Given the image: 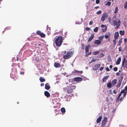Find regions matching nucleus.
Masks as SVG:
<instances>
[{"label": "nucleus", "mask_w": 127, "mask_h": 127, "mask_svg": "<svg viewBox=\"0 0 127 127\" xmlns=\"http://www.w3.org/2000/svg\"><path fill=\"white\" fill-rule=\"evenodd\" d=\"M73 52L71 51H69L64 52L63 56L64 58L65 59H67L70 58L73 54Z\"/></svg>", "instance_id": "f257e3e1"}, {"label": "nucleus", "mask_w": 127, "mask_h": 127, "mask_svg": "<svg viewBox=\"0 0 127 127\" xmlns=\"http://www.w3.org/2000/svg\"><path fill=\"white\" fill-rule=\"evenodd\" d=\"M63 41V38L61 36H59L55 40V43L56 45L60 47Z\"/></svg>", "instance_id": "f03ea898"}, {"label": "nucleus", "mask_w": 127, "mask_h": 127, "mask_svg": "<svg viewBox=\"0 0 127 127\" xmlns=\"http://www.w3.org/2000/svg\"><path fill=\"white\" fill-rule=\"evenodd\" d=\"M75 88L76 86H72L70 87L67 86L64 90L68 94H70L73 92V90L75 89Z\"/></svg>", "instance_id": "7ed1b4c3"}, {"label": "nucleus", "mask_w": 127, "mask_h": 127, "mask_svg": "<svg viewBox=\"0 0 127 127\" xmlns=\"http://www.w3.org/2000/svg\"><path fill=\"white\" fill-rule=\"evenodd\" d=\"M117 20H114L113 22V25L114 26H116L115 27V29H118L120 26L121 22L118 19Z\"/></svg>", "instance_id": "20e7f679"}, {"label": "nucleus", "mask_w": 127, "mask_h": 127, "mask_svg": "<svg viewBox=\"0 0 127 127\" xmlns=\"http://www.w3.org/2000/svg\"><path fill=\"white\" fill-rule=\"evenodd\" d=\"M108 16L107 14L106 13H104L101 16V21L102 22L104 21Z\"/></svg>", "instance_id": "39448f33"}, {"label": "nucleus", "mask_w": 127, "mask_h": 127, "mask_svg": "<svg viewBox=\"0 0 127 127\" xmlns=\"http://www.w3.org/2000/svg\"><path fill=\"white\" fill-rule=\"evenodd\" d=\"M107 118L106 117L104 118L103 120H102L101 126V127H104L105 126L106 123L107 122Z\"/></svg>", "instance_id": "423d86ee"}, {"label": "nucleus", "mask_w": 127, "mask_h": 127, "mask_svg": "<svg viewBox=\"0 0 127 127\" xmlns=\"http://www.w3.org/2000/svg\"><path fill=\"white\" fill-rule=\"evenodd\" d=\"M82 78L80 77H77L74 78L73 79V80L75 82H78L81 81L82 80Z\"/></svg>", "instance_id": "0eeeda50"}, {"label": "nucleus", "mask_w": 127, "mask_h": 127, "mask_svg": "<svg viewBox=\"0 0 127 127\" xmlns=\"http://www.w3.org/2000/svg\"><path fill=\"white\" fill-rule=\"evenodd\" d=\"M100 64H95L93 68V69L94 70H97L98 69V68L100 67Z\"/></svg>", "instance_id": "6e6552de"}, {"label": "nucleus", "mask_w": 127, "mask_h": 127, "mask_svg": "<svg viewBox=\"0 0 127 127\" xmlns=\"http://www.w3.org/2000/svg\"><path fill=\"white\" fill-rule=\"evenodd\" d=\"M101 27L103 28L102 29V32H105L106 30L107 27L106 26L103 25H102L101 26Z\"/></svg>", "instance_id": "1a4fd4ad"}, {"label": "nucleus", "mask_w": 127, "mask_h": 127, "mask_svg": "<svg viewBox=\"0 0 127 127\" xmlns=\"http://www.w3.org/2000/svg\"><path fill=\"white\" fill-rule=\"evenodd\" d=\"M101 43V41L99 40H95L94 41V44L97 45L100 44Z\"/></svg>", "instance_id": "9d476101"}, {"label": "nucleus", "mask_w": 127, "mask_h": 127, "mask_svg": "<svg viewBox=\"0 0 127 127\" xmlns=\"http://www.w3.org/2000/svg\"><path fill=\"white\" fill-rule=\"evenodd\" d=\"M74 73L78 74H80L83 73L82 71H79L77 70H75L73 72Z\"/></svg>", "instance_id": "9b49d317"}, {"label": "nucleus", "mask_w": 127, "mask_h": 127, "mask_svg": "<svg viewBox=\"0 0 127 127\" xmlns=\"http://www.w3.org/2000/svg\"><path fill=\"white\" fill-rule=\"evenodd\" d=\"M119 36V33L118 32H116L114 34V38L115 39H117L118 38Z\"/></svg>", "instance_id": "f8f14e48"}, {"label": "nucleus", "mask_w": 127, "mask_h": 127, "mask_svg": "<svg viewBox=\"0 0 127 127\" xmlns=\"http://www.w3.org/2000/svg\"><path fill=\"white\" fill-rule=\"evenodd\" d=\"M50 87L49 85V84L48 83H47L45 84V88L47 90H49L50 89Z\"/></svg>", "instance_id": "ddd939ff"}, {"label": "nucleus", "mask_w": 127, "mask_h": 127, "mask_svg": "<svg viewBox=\"0 0 127 127\" xmlns=\"http://www.w3.org/2000/svg\"><path fill=\"white\" fill-rule=\"evenodd\" d=\"M102 118V116L101 115L96 120V123H97L100 122Z\"/></svg>", "instance_id": "4468645a"}, {"label": "nucleus", "mask_w": 127, "mask_h": 127, "mask_svg": "<svg viewBox=\"0 0 127 127\" xmlns=\"http://www.w3.org/2000/svg\"><path fill=\"white\" fill-rule=\"evenodd\" d=\"M44 94L47 97L50 96V94L47 91H45L44 92Z\"/></svg>", "instance_id": "2eb2a0df"}, {"label": "nucleus", "mask_w": 127, "mask_h": 127, "mask_svg": "<svg viewBox=\"0 0 127 127\" xmlns=\"http://www.w3.org/2000/svg\"><path fill=\"white\" fill-rule=\"evenodd\" d=\"M109 77V75H107L104 77L102 79V81L104 82H106V80Z\"/></svg>", "instance_id": "dca6fc26"}, {"label": "nucleus", "mask_w": 127, "mask_h": 127, "mask_svg": "<svg viewBox=\"0 0 127 127\" xmlns=\"http://www.w3.org/2000/svg\"><path fill=\"white\" fill-rule=\"evenodd\" d=\"M54 66L56 68H59L60 67V65L58 63L55 62L54 64Z\"/></svg>", "instance_id": "f3484780"}, {"label": "nucleus", "mask_w": 127, "mask_h": 127, "mask_svg": "<svg viewBox=\"0 0 127 127\" xmlns=\"http://www.w3.org/2000/svg\"><path fill=\"white\" fill-rule=\"evenodd\" d=\"M121 61V58L120 57H119L117 60L116 63L118 65L120 64Z\"/></svg>", "instance_id": "a211bd4d"}, {"label": "nucleus", "mask_w": 127, "mask_h": 127, "mask_svg": "<svg viewBox=\"0 0 127 127\" xmlns=\"http://www.w3.org/2000/svg\"><path fill=\"white\" fill-rule=\"evenodd\" d=\"M121 76L120 77L118 81V82L121 83V82L123 79V74H122Z\"/></svg>", "instance_id": "6ab92c4d"}, {"label": "nucleus", "mask_w": 127, "mask_h": 127, "mask_svg": "<svg viewBox=\"0 0 127 127\" xmlns=\"http://www.w3.org/2000/svg\"><path fill=\"white\" fill-rule=\"evenodd\" d=\"M94 37V35L93 34H92L90 37L89 38L88 41V42H90L93 39Z\"/></svg>", "instance_id": "aec40b11"}, {"label": "nucleus", "mask_w": 127, "mask_h": 127, "mask_svg": "<svg viewBox=\"0 0 127 127\" xmlns=\"http://www.w3.org/2000/svg\"><path fill=\"white\" fill-rule=\"evenodd\" d=\"M126 59L125 58H124L122 62V67H123L124 68H125V62Z\"/></svg>", "instance_id": "412c9836"}, {"label": "nucleus", "mask_w": 127, "mask_h": 127, "mask_svg": "<svg viewBox=\"0 0 127 127\" xmlns=\"http://www.w3.org/2000/svg\"><path fill=\"white\" fill-rule=\"evenodd\" d=\"M90 47L89 45H88L85 48V52L86 53H87L89 52V49Z\"/></svg>", "instance_id": "4be33fe9"}, {"label": "nucleus", "mask_w": 127, "mask_h": 127, "mask_svg": "<svg viewBox=\"0 0 127 127\" xmlns=\"http://www.w3.org/2000/svg\"><path fill=\"white\" fill-rule=\"evenodd\" d=\"M117 82V80L115 79L113 80L112 81V85H113V86L115 85L116 84Z\"/></svg>", "instance_id": "5701e85b"}, {"label": "nucleus", "mask_w": 127, "mask_h": 127, "mask_svg": "<svg viewBox=\"0 0 127 127\" xmlns=\"http://www.w3.org/2000/svg\"><path fill=\"white\" fill-rule=\"evenodd\" d=\"M39 80L41 82H45V79L44 78H43L42 77H40Z\"/></svg>", "instance_id": "b1692460"}, {"label": "nucleus", "mask_w": 127, "mask_h": 127, "mask_svg": "<svg viewBox=\"0 0 127 127\" xmlns=\"http://www.w3.org/2000/svg\"><path fill=\"white\" fill-rule=\"evenodd\" d=\"M121 95V94L120 93L119 95L118 96L117 99L116 100V102H118L119 101V99Z\"/></svg>", "instance_id": "393cba45"}, {"label": "nucleus", "mask_w": 127, "mask_h": 127, "mask_svg": "<svg viewBox=\"0 0 127 127\" xmlns=\"http://www.w3.org/2000/svg\"><path fill=\"white\" fill-rule=\"evenodd\" d=\"M99 53V51H96L94 52L93 53V54L94 55H96L98 54Z\"/></svg>", "instance_id": "a878e982"}, {"label": "nucleus", "mask_w": 127, "mask_h": 127, "mask_svg": "<svg viewBox=\"0 0 127 127\" xmlns=\"http://www.w3.org/2000/svg\"><path fill=\"white\" fill-rule=\"evenodd\" d=\"M40 36L42 38H44L45 36V35L42 32L41 33Z\"/></svg>", "instance_id": "bb28decb"}, {"label": "nucleus", "mask_w": 127, "mask_h": 127, "mask_svg": "<svg viewBox=\"0 0 127 127\" xmlns=\"http://www.w3.org/2000/svg\"><path fill=\"white\" fill-rule=\"evenodd\" d=\"M122 41V38H121L119 41L118 43V46H120L121 45Z\"/></svg>", "instance_id": "cd10ccee"}, {"label": "nucleus", "mask_w": 127, "mask_h": 127, "mask_svg": "<svg viewBox=\"0 0 127 127\" xmlns=\"http://www.w3.org/2000/svg\"><path fill=\"white\" fill-rule=\"evenodd\" d=\"M61 112L63 113H64L65 112V110L64 108V107L62 108L61 109Z\"/></svg>", "instance_id": "c85d7f7f"}, {"label": "nucleus", "mask_w": 127, "mask_h": 127, "mask_svg": "<svg viewBox=\"0 0 127 127\" xmlns=\"http://www.w3.org/2000/svg\"><path fill=\"white\" fill-rule=\"evenodd\" d=\"M104 56V55L103 53H101L98 55V58H101L103 56Z\"/></svg>", "instance_id": "c756f323"}, {"label": "nucleus", "mask_w": 127, "mask_h": 127, "mask_svg": "<svg viewBox=\"0 0 127 127\" xmlns=\"http://www.w3.org/2000/svg\"><path fill=\"white\" fill-rule=\"evenodd\" d=\"M119 33L121 35H123L124 33V31H122L121 30L119 31Z\"/></svg>", "instance_id": "7c9ffc66"}, {"label": "nucleus", "mask_w": 127, "mask_h": 127, "mask_svg": "<svg viewBox=\"0 0 127 127\" xmlns=\"http://www.w3.org/2000/svg\"><path fill=\"white\" fill-rule=\"evenodd\" d=\"M118 10V8L117 6H116L115 7V10L114 11V13H117Z\"/></svg>", "instance_id": "2f4dec72"}, {"label": "nucleus", "mask_w": 127, "mask_h": 127, "mask_svg": "<svg viewBox=\"0 0 127 127\" xmlns=\"http://www.w3.org/2000/svg\"><path fill=\"white\" fill-rule=\"evenodd\" d=\"M107 86L108 87L110 88L111 87V83H109L107 85Z\"/></svg>", "instance_id": "473e14b6"}, {"label": "nucleus", "mask_w": 127, "mask_h": 127, "mask_svg": "<svg viewBox=\"0 0 127 127\" xmlns=\"http://www.w3.org/2000/svg\"><path fill=\"white\" fill-rule=\"evenodd\" d=\"M98 29V27H96L94 29V31L95 32H97Z\"/></svg>", "instance_id": "72a5a7b5"}, {"label": "nucleus", "mask_w": 127, "mask_h": 127, "mask_svg": "<svg viewBox=\"0 0 127 127\" xmlns=\"http://www.w3.org/2000/svg\"><path fill=\"white\" fill-rule=\"evenodd\" d=\"M124 8L126 9L127 8V1L126 2L124 5Z\"/></svg>", "instance_id": "f704fd0d"}, {"label": "nucleus", "mask_w": 127, "mask_h": 127, "mask_svg": "<svg viewBox=\"0 0 127 127\" xmlns=\"http://www.w3.org/2000/svg\"><path fill=\"white\" fill-rule=\"evenodd\" d=\"M36 33L37 34L40 35V34H41V32L40 31H38L36 32Z\"/></svg>", "instance_id": "c9c22d12"}, {"label": "nucleus", "mask_w": 127, "mask_h": 127, "mask_svg": "<svg viewBox=\"0 0 127 127\" xmlns=\"http://www.w3.org/2000/svg\"><path fill=\"white\" fill-rule=\"evenodd\" d=\"M103 37H104L103 36H100L99 37H98V38L99 39V40H101L102 39H103Z\"/></svg>", "instance_id": "e433bc0d"}, {"label": "nucleus", "mask_w": 127, "mask_h": 127, "mask_svg": "<svg viewBox=\"0 0 127 127\" xmlns=\"http://www.w3.org/2000/svg\"><path fill=\"white\" fill-rule=\"evenodd\" d=\"M116 39H113V45L115 46L116 45Z\"/></svg>", "instance_id": "4c0bfd02"}, {"label": "nucleus", "mask_w": 127, "mask_h": 127, "mask_svg": "<svg viewBox=\"0 0 127 127\" xmlns=\"http://www.w3.org/2000/svg\"><path fill=\"white\" fill-rule=\"evenodd\" d=\"M102 65L103 66V67H101L99 69V70L100 71H102L103 70L104 68V64H102Z\"/></svg>", "instance_id": "58836bf2"}, {"label": "nucleus", "mask_w": 127, "mask_h": 127, "mask_svg": "<svg viewBox=\"0 0 127 127\" xmlns=\"http://www.w3.org/2000/svg\"><path fill=\"white\" fill-rule=\"evenodd\" d=\"M121 83H118V84L117 85L116 87L117 88H119L121 85Z\"/></svg>", "instance_id": "ea45409f"}, {"label": "nucleus", "mask_w": 127, "mask_h": 127, "mask_svg": "<svg viewBox=\"0 0 127 127\" xmlns=\"http://www.w3.org/2000/svg\"><path fill=\"white\" fill-rule=\"evenodd\" d=\"M50 30H51L50 27H49L47 25V30L48 31H50Z\"/></svg>", "instance_id": "a19ab883"}, {"label": "nucleus", "mask_w": 127, "mask_h": 127, "mask_svg": "<svg viewBox=\"0 0 127 127\" xmlns=\"http://www.w3.org/2000/svg\"><path fill=\"white\" fill-rule=\"evenodd\" d=\"M111 2H110L108 1L107 2V3L106 4V5H108L109 6H110L111 5Z\"/></svg>", "instance_id": "79ce46f5"}, {"label": "nucleus", "mask_w": 127, "mask_h": 127, "mask_svg": "<svg viewBox=\"0 0 127 127\" xmlns=\"http://www.w3.org/2000/svg\"><path fill=\"white\" fill-rule=\"evenodd\" d=\"M101 11H99L96 12V14L98 15H99L101 14Z\"/></svg>", "instance_id": "37998d69"}, {"label": "nucleus", "mask_w": 127, "mask_h": 127, "mask_svg": "<svg viewBox=\"0 0 127 127\" xmlns=\"http://www.w3.org/2000/svg\"><path fill=\"white\" fill-rule=\"evenodd\" d=\"M10 27H7L4 30H5V31L7 30H10Z\"/></svg>", "instance_id": "c03bdc74"}, {"label": "nucleus", "mask_w": 127, "mask_h": 127, "mask_svg": "<svg viewBox=\"0 0 127 127\" xmlns=\"http://www.w3.org/2000/svg\"><path fill=\"white\" fill-rule=\"evenodd\" d=\"M118 68L117 67H115L114 68L113 70L114 71H117Z\"/></svg>", "instance_id": "a18cd8bd"}, {"label": "nucleus", "mask_w": 127, "mask_h": 127, "mask_svg": "<svg viewBox=\"0 0 127 127\" xmlns=\"http://www.w3.org/2000/svg\"><path fill=\"white\" fill-rule=\"evenodd\" d=\"M109 37V35H105V38L106 39H107Z\"/></svg>", "instance_id": "49530a36"}, {"label": "nucleus", "mask_w": 127, "mask_h": 127, "mask_svg": "<svg viewBox=\"0 0 127 127\" xmlns=\"http://www.w3.org/2000/svg\"><path fill=\"white\" fill-rule=\"evenodd\" d=\"M125 92V90H123L121 91V92L120 93L122 94V93H124Z\"/></svg>", "instance_id": "de8ad7c7"}, {"label": "nucleus", "mask_w": 127, "mask_h": 127, "mask_svg": "<svg viewBox=\"0 0 127 127\" xmlns=\"http://www.w3.org/2000/svg\"><path fill=\"white\" fill-rule=\"evenodd\" d=\"M82 49H84L85 48V45H84V44H82Z\"/></svg>", "instance_id": "09e8293b"}, {"label": "nucleus", "mask_w": 127, "mask_h": 127, "mask_svg": "<svg viewBox=\"0 0 127 127\" xmlns=\"http://www.w3.org/2000/svg\"><path fill=\"white\" fill-rule=\"evenodd\" d=\"M95 2L96 4H98L100 2V0H96Z\"/></svg>", "instance_id": "8fccbe9b"}, {"label": "nucleus", "mask_w": 127, "mask_h": 127, "mask_svg": "<svg viewBox=\"0 0 127 127\" xmlns=\"http://www.w3.org/2000/svg\"><path fill=\"white\" fill-rule=\"evenodd\" d=\"M124 41L125 43H126L127 41V39L126 38H124Z\"/></svg>", "instance_id": "3c124183"}, {"label": "nucleus", "mask_w": 127, "mask_h": 127, "mask_svg": "<svg viewBox=\"0 0 127 127\" xmlns=\"http://www.w3.org/2000/svg\"><path fill=\"white\" fill-rule=\"evenodd\" d=\"M92 59L91 60V62L92 63L93 62H94L95 61H96V59Z\"/></svg>", "instance_id": "603ef678"}, {"label": "nucleus", "mask_w": 127, "mask_h": 127, "mask_svg": "<svg viewBox=\"0 0 127 127\" xmlns=\"http://www.w3.org/2000/svg\"><path fill=\"white\" fill-rule=\"evenodd\" d=\"M90 30V28H88V27H86V31H89Z\"/></svg>", "instance_id": "864d4df0"}, {"label": "nucleus", "mask_w": 127, "mask_h": 127, "mask_svg": "<svg viewBox=\"0 0 127 127\" xmlns=\"http://www.w3.org/2000/svg\"><path fill=\"white\" fill-rule=\"evenodd\" d=\"M122 48L121 47V46L119 48V51L121 52L122 51Z\"/></svg>", "instance_id": "5fc2aeb1"}, {"label": "nucleus", "mask_w": 127, "mask_h": 127, "mask_svg": "<svg viewBox=\"0 0 127 127\" xmlns=\"http://www.w3.org/2000/svg\"><path fill=\"white\" fill-rule=\"evenodd\" d=\"M125 67L127 68V60L125 62Z\"/></svg>", "instance_id": "6e6d98bb"}, {"label": "nucleus", "mask_w": 127, "mask_h": 127, "mask_svg": "<svg viewBox=\"0 0 127 127\" xmlns=\"http://www.w3.org/2000/svg\"><path fill=\"white\" fill-rule=\"evenodd\" d=\"M127 93V91H125V92L123 94V97H125L126 95V94Z\"/></svg>", "instance_id": "4d7b16f0"}, {"label": "nucleus", "mask_w": 127, "mask_h": 127, "mask_svg": "<svg viewBox=\"0 0 127 127\" xmlns=\"http://www.w3.org/2000/svg\"><path fill=\"white\" fill-rule=\"evenodd\" d=\"M110 69L108 67H106V70L107 71H109L110 70Z\"/></svg>", "instance_id": "13d9d810"}, {"label": "nucleus", "mask_w": 127, "mask_h": 127, "mask_svg": "<svg viewBox=\"0 0 127 127\" xmlns=\"http://www.w3.org/2000/svg\"><path fill=\"white\" fill-rule=\"evenodd\" d=\"M125 90V91H127V86H126L124 88Z\"/></svg>", "instance_id": "bf43d9fd"}, {"label": "nucleus", "mask_w": 127, "mask_h": 127, "mask_svg": "<svg viewBox=\"0 0 127 127\" xmlns=\"http://www.w3.org/2000/svg\"><path fill=\"white\" fill-rule=\"evenodd\" d=\"M93 24V21H91L89 23V25H91L92 24Z\"/></svg>", "instance_id": "052dcab7"}, {"label": "nucleus", "mask_w": 127, "mask_h": 127, "mask_svg": "<svg viewBox=\"0 0 127 127\" xmlns=\"http://www.w3.org/2000/svg\"><path fill=\"white\" fill-rule=\"evenodd\" d=\"M108 20L109 23H110L111 20V19L110 18H109L108 19Z\"/></svg>", "instance_id": "680f3d73"}, {"label": "nucleus", "mask_w": 127, "mask_h": 127, "mask_svg": "<svg viewBox=\"0 0 127 127\" xmlns=\"http://www.w3.org/2000/svg\"><path fill=\"white\" fill-rule=\"evenodd\" d=\"M117 91L116 90H114L113 91V92L114 93L116 94L117 93Z\"/></svg>", "instance_id": "e2e57ef3"}, {"label": "nucleus", "mask_w": 127, "mask_h": 127, "mask_svg": "<svg viewBox=\"0 0 127 127\" xmlns=\"http://www.w3.org/2000/svg\"><path fill=\"white\" fill-rule=\"evenodd\" d=\"M40 86L41 87L44 86V83H41V85H40Z\"/></svg>", "instance_id": "0e129e2a"}, {"label": "nucleus", "mask_w": 127, "mask_h": 127, "mask_svg": "<svg viewBox=\"0 0 127 127\" xmlns=\"http://www.w3.org/2000/svg\"><path fill=\"white\" fill-rule=\"evenodd\" d=\"M92 54V53L91 52H89L88 53V55H90Z\"/></svg>", "instance_id": "69168bd1"}, {"label": "nucleus", "mask_w": 127, "mask_h": 127, "mask_svg": "<svg viewBox=\"0 0 127 127\" xmlns=\"http://www.w3.org/2000/svg\"><path fill=\"white\" fill-rule=\"evenodd\" d=\"M116 74L117 76H119L120 74V73L119 72H117L116 73Z\"/></svg>", "instance_id": "338daca9"}, {"label": "nucleus", "mask_w": 127, "mask_h": 127, "mask_svg": "<svg viewBox=\"0 0 127 127\" xmlns=\"http://www.w3.org/2000/svg\"><path fill=\"white\" fill-rule=\"evenodd\" d=\"M112 67V65H110L109 66V68L110 69H111Z\"/></svg>", "instance_id": "774afa93"}]
</instances>
